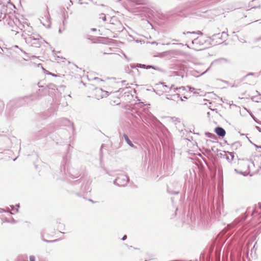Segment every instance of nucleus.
Returning a JSON list of instances; mask_svg holds the SVG:
<instances>
[{
    "label": "nucleus",
    "mask_w": 261,
    "mask_h": 261,
    "mask_svg": "<svg viewBox=\"0 0 261 261\" xmlns=\"http://www.w3.org/2000/svg\"><path fill=\"white\" fill-rule=\"evenodd\" d=\"M42 240L43 241V242H46V243H53V242H55L56 241H57V240H46L44 238H42Z\"/></svg>",
    "instance_id": "5701e85b"
},
{
    "label": "nucleus",
    "mask_w": 261,
    "mask_h": 261,
    "mask_svg": "<svg viewBox=\"0 0 261 261\" xmlns=\"http://www.w3.org/2000/svg\"><path fill=\"white\" fill-rule=\"evenodd\" d=\"M45 43H46V44H48V42L46 41H45Z\"/></svg>",
    "instance_id": "338daca9"
},
{
    "label": "nucleus",
    "mask_w": 261,
    "mask_h": 261,
    "mask_svg": "<svg viewBox=\"0 0 261 261\" xmlns=\"http://www.w3.org/2000/svg\"><path fill=\"white\" fill-rule=\"evenodd\" d=\"M207 114L209 115L210 114V112H207Z\"/></svg>",
    "instance_id": "e2e57ef3"
},
{
    "label": "nucleus",
    "mask_w": 261,
    "mask_h": 261,
    "mask_svg": "<svg viewBox=\"0 0 261 261\" xmlns=\"http://www.w3.org/2000/svg\"><path fill=\"white\" fill-rule=\"evenodd\" d=\"M171 96H173V95H167L166 96V98H167V99H171V100L173 99V98H171Z\"/></svg>",
    "instance_id": "473e14b6"
},
{
    "label": "nucleus",
    "mask_w": 261,
    "mask_h": 261,
    "mask_svg": "<svg viewBox=\"0 0 261 261\" xmlns=\"http://www.w3.org/2000/svg\"><path fill=\"white\" fill-rule=\"evenodd\" d=\"M196 33H197V34H200V35H202V33L201 31H197V32H196Z\"/></svg>",
    "instance_id": "79ce46f5"
},
{
    "label": "nucleus",
    "mask_w": 261,
    "mask_h": 261,
    "mask_svg": "<svg viewBox=\"0 0 261 261\" xmlns=\"http://www.w3.org/2000/svg\"><path fill=\"white\" fill-rule=\"evenodd\" d=\"M182 90V91L187 90V86L186 87L181 86L178 88L176 87V88L174 89V92H175L176 91H178L180 93V90Z\"/></svg>",
    "instance_id": "a211bd4d"
},
{
    "label": "nucleus",
    "mask_w": 261,
    "mask_h": 261,
    "mask_svg": "<svg viewBox=\"0 0 261 261\" xmlns=\"http://www.w3.org/2000/svg\"><path fill=\"white\" fill-rule=\"evenodd\" d=\"M205 135L209 138H212L213 137L216 138V136L214 134H212L209 132L205 133Z\"/></svg>",
    "instance_id": "b1692460"
},
{
    "label": "nucleus",
    "mask_w": 261,
    "mask_h": 261,
    "mask_svg": "<svg viewBox=\"0 0 261 261\" xmlns=\"http://www.w3.org/2000/svg\"><path fill=\"white\" fill-rule=\"evenodd\" d=\"M131 68H135L136 67H139L141 68H144V69H150L152 68L154 70H157L158 71H160L161 72H165V70L158 66H153V65H146L145 64H142L140 63H137L136 65L134 64H130V65Z\"/></svg>",
    "instance_id": "0eeeda50"
},
{
    "label": "nucleus",
    "mask_w": 261,
    "mask_h": 261,
    "mask_svg": "<svg viewBox=\"0 0 261 261\" xmlns=\"http://www.w3.org/2000/svg\"><path fill=\"white\" fill-rule=\"evenodd\" d=\"M255 146H256V147H258V148H261V147H260V146H257V145H255Z\"/></svg>",
    "instance_id": "bf43d9fd"
},
{
    "label": "nucleus",
    "mask_w": 261,
    "mask_h": 261,
    "mask_svg": "<svg viewBox=\"0 0 261 261\" xmlns=\"http://www.w3.org/2000/svg\"><path fill=\"white\" fill-rule=\"evenodd\" d=\"M6 140H7V141L8 142H9V141H10V140H9V138H6Z\"/></svg>",
    "instance_id": "864d4df0"
},
{
    "label": "nucleus",
    "mask_w": 261,
    "mask_h": 261,
    "mask_svg": "<svg viewBox=\"0 0 261 261\" xmlns=\"http://www.w3.org/2000/svg\"><path fill=\"white\" fill-rule=\"evenodd\" d=\"M4 108V102L0 100V111Z\"/></svg>",
    "instance_id": "c85d7f7f"
},
{
    "label": "nucleus",
    "mask_w": 261,
    "mask_h": 261,
    "mask_svg": "<svg viewBox=\"0 0 261 261\" xmlns=\"http://www.w3.org/2000/svg\"><path fill=\"white\" fill-rule=\"evenodd\" d=\"M172 119L173 120V121L175 122V124L177 123V122H179V121L178 120V119L176 117H172Z\"/></svg>",
    "instance_id": "bb28decb"
},
{
    "label": "nucleus",
    "mask_w": 261,
    "mask_h": 261,
    "mask_svg": "<svg viewBox=\"0 0 261 261\" xmlns=\"http://www.w3.org/2000/svg\"><path fill=\"white\" fill-rule=\"evenodd\" d=\"M153 91H154V92H155L157 94L159 95H162L163 92H167V91H166L165 90H164V89H162V90H161V91H160V90H157V91H156V90H155V89H153Z\"/></svg>",
    "instance_id": "aec40b11"
},
{
    "label": "nucleus",
    "mask_w": 261,
    "mask_h": 261,
    "mask_svg": "<svg viewBox=\"0 0 261 261\" xmlns=\"http://www.w3.org/2000/svg\"><path fill=\"white\" fill-rule=\"evenodd\" d=\"M254 73L250 72V73H248V74H247L246 75H245V76L243 77V80H245V79H246L248 76H249V75H254Z\"/></svg>",
    "instance_id": "c756f323"
},
{
    "label": "nucleus",
    "mask_w": 261,
    "mask_h": 261,
    "mask_svg": "<svg viewBox=\"0 0 261 261\" xmlns=\"http://www.w3.org/2000/svg\"><path fill=\"white\" fill-rule=\"evenodd\" d=\"M7 211L5 209H3L2 208H0V213H5Z\"/></svg>",
    "instance_id": "72a5a7b5"
},
{
    "label": "nucleus",
    "mask_w": 261,
    "mask_h": 261,
    "mask_svg": "<svg viewBox=\"0 0 261 261\" xmlns=\"http://www.w3.org/2000/svg\"><path fill=\"white\" fill-rule=\"evenodd\" d=\"M25 42L32 47H40L42 38L38 34H34L32 36L24 38Z\"/></svg>",
    "instance_id": "39448f33"
},
{
    "label": "nucleus",
    "mask_w": 261,
    "mask_h": 261,
    "mask_svg": "<svg viewBox=\"0 0 261 261\" xmlns=\"http://www.w3.org/2000/svg\"><path fill=\"white\" fill-rule=\"evenodd\" d=\"M122 138L124 139L127 144L131 147L134 148H137V146L134 145L131 140L129 139L128 137L125 134H123Z\"/></svg>",
    "instance_id": "ddd939ff"
},
{
    "label": "nucleus",
    "mask_w": 261,
    "mask_h": 261,
    "mask_svg": "<svg viewBox=\"0 0 261 261\" xmlns=\"http://www.w3.org/2000/svg\"><path fill=\"white\" fill-rule=\"evenodd\" d=\"M20 50H21V51L22 53H23L24 55H27V56L28 55V53H27L25 51L23 50L22 49H20Z\"/></svg>",
    "instance_id": "58836bf2"
},
{
    "label": "nucleus",
    "mask_w": 261,
    "mask_h": 261,
    "mask_svg": "<svg viewBox=\"0 0 261 261\" xmlns=\"http://www.w3.org/2000/svg\"><path fill=\"white\" fill-rule=\"evenodd\" d=\"M231 148L233 150H237L238 148L241 147V144L240 142L237 141L231 144Z\"/></svg>",
    "instance_id": "2eb2a0df"
},
{
    "label": "nucleus",
    "mask_w": 261,
    "mask_h": 261,
    "mask_svg": "<svg viewBox=\"0 0 261 261\" xmlns=\"http://www.w3.org/2000/svg\"><path fill=\"white\" fill-rule=\"evenodd\" d=\"M48 134V131L46 128H38V129L34 133L33 137L35 139H39L46 137Z\"/></svg>",
    "instance_id": "6e6552de"
},
{
    "label": "nucleus",
    "mask_w": 261,
    "mask_h": 261,
    "mask_svg": "<svg viewBox=\"0 0 261 261\" xmlns=\"http://www.w3.org/2000/svg\"><path fill=\"white\" fill-rule=\"evenodd\" d=\"M10 221V223H16V221L13 218H12Z\"/></svg>",
    "instance_id": "2f4dec72"
},
{
    "label": "nucleus",
    "mask_w": 261,
    "mask_h": 261,
    "mask_svg": "<svg viewBox=\"0 0 261 261\" xmlns=\"http://www.w3.org/2000/svg\"><path fill=\"white\" fill-rule=\"evenodd\" d=\"M254 212H255V210H252V216L253 215Z\"/></svg>",
    "instance_id": "8fccbe9b"
},
{
    "label": "nucleus",
    "mask_w": 261,
    "mask_h": 261,
    "mask_svg": "<svg viewBox=\"0 0 261 261\" xmlns=\"http://www.w3.org/2000/svg\"><path fill=\"white\" fill-rule=\"evenodd\" d=\"M184 98H185V99H187L188 98V97L187 96H184Z\"/></svg>",
    "instance_id": "5fc2aeb1"
},
{
    "label": "nucleus",
    "mask_w": 261,
    "mask_h": 261,
    "mask_svg": "<svg viewBox=\"0 0 261 261\" xmlns=\"http://www.w3.org/2000/svg\"><path fill=\"white\" fill-rule=\"evenodd\" d=\"M241 136H244V135H244V134H241Z\"/></svg>",
    "instance_id": "69168bd1"
},
{
    "label": "nucleus",
    "mask_w": 261,
    "mask_h": 261,
    "mask_svg": "<svg viewBox=\"0 0 261 261\" xmlns=\"http://www.w3.org/2000/svg\"><path fill=\"white\" fill-rule=\"evenodd\" d=\"M18 212V210L16 209V212Z\"/></svg>",
    "instance_id": "0e129e2a"
},
{
    "label": "nucleus",
    "mask_w": 261,
    "mask_h": 261,
    "mask_svg": "<svg viewBox=\"0 0 261 261\" xmlns=\"http://www.w3.org/2000/svg\"><path fill=\"white\" fill-rule=\"evenodd\" d=\"M221 35H222V38H224V39H226L227 37L228 36V35L227 34V32H225V31H223L221 34Z\"/></svg>",
    "instance_id": "4be33fe9"
},
{
    "label": "nucleus",
    "mask_w": 261,
    "mask_h": 261,
    "mask_svg": "<svg viewBox=\"0 0 261 261\" xmlns=\"http://www.w3.org/2000/svg\"><path fill=\"white\" fill-rule=\"evenodd\" d=\"M174 88H175L174 87V85H172L171 86V87H169V90H170V91H173L174 92Z\"/></svg>",
    "instance_id": "7c9ffc66"
},
{
    "label": "nucleus",
    "mask_w": 261,
    "mask_h": 261,
    "mask_svg": "<svg viewBox=\"0 0 261 261\" xmlns=\"http://www.w3.org/2000/svg\"><path fill=\"white\" fill-rule=\"evenodd\" d=\"M256 128L259 130V132H261V129L259 126H256Z\"/></svg>",
    "instance_id": "de8ad7c7"
},
{
    "label": "nucleus",
    "mask_w": 261,
    "mask_h": 261,
    "mask_svg": "<svg viewBox=\"0 0 261 261\" xmlns=\"http://www.w3.org/2000/svg\"><path fill=\"white\" fill-rule=\"evenodd\" d=\"M29 259L30 261H35V257L34 255H30Z\"/></svg>",
    "instance_id": "cd10ccee"
},
{
    "label": "nucleus",
    "mask_w": 261,
    "mask_h": 261,
    "mask_svg": "<svg viewBox=\"0 0 261 261\" xmlns=\"http://www.w3.org/2000/svg\"><path fill=\"white\" fill-rule=\"evenodd\" d=\"M151 44H156V45H158V43L155 42V41H154V42H151Z\"/></svg>",
    "instance_id": "49530a36"
},
{
    "label": "nucleus",
    "mask_w": 261,
    "mask_h": 261,
    "mask_svg": "<svg viewBox=\"0 0 261 261\" xmlns=\"http://www.w3.org/2000/svg\"><path fill=\"white\" fill-rule=\"evenodd\" d=\"M96 92L101 93V95L100 96L101 98L105 96L108 95V92L103 91L101 89H96Z\"/></svg>",
    "instance_id": "f3484780"
},
{
    "label": "nucleus",
    "mask_w": 261,
    "mask_h": 261,
    "mask_svg": "<svg viewBox=\"0 0 261 261\" xmlns=\"http://www.w3.org/2000/svg\"><path fill=\"white\" fill-rule=\"evenodd\" d=\"M162 86L163 88H168V86L165 84V83L163 82H159V83L156 84L155 87L156 89H159L160 88V86Z\"/></svg>",
    "instance_id": "dca6fc26"
},
{
    "label": "nucleus",
    "mask_w": 261,
    "mask_h": 261,
    "mask_svg": "<svg viewBox=\"0 0 261 261\" xmlns=\"http://www.w3.org/2000/svg\"><path fill=\"white\" fill-rule=\"evenodd\" d=\"M127 239V236L126 235H124L122 238V241H124L126 239Z\"/></svg>",
    "instance_id": "4c0bfd02"
},
{
    "label": "nucleus",
    "mask_w": 261,
    "mask_h": 261,
    "mask_svg": "<svg viewBox=\"0 0 261 261\" xmlns=\"http://www.w3.org/2000/svg\"><path fill=\"white\" fill-rule=\"evenodd\" d=\"M45 43H46V44H48V42L46 41H45Z\"/></svg>",
    "instance_id": "774afa93"
},
{
    "label": "nucleus",
    "mask_w": 261,
    "mask_h": 261,
    "mask_svg": "<svg viewBox=\"0 0 261 261\" xmlns=\"http://www.w3.org/2000/svg\"><path fill=\"white\" fill-rule=\"evenodd\" d=\"M99 18L101 19L103 21H106L107 20L106 16L103 13H101L99 15Z\"/></svg>",
    "instance_id": "412c9836"
},
{
    "label": "nucleus",
    "mask_w": 261,
    "mask_h": 261,
    "mask_svg": "<svg viewBox=\"0 0 261 261\" xmlns=\"http://www.w3.org/2000/svg\"><path fill=\"white\" fill-rule=\"evenodd\" d=\"M48 74L51 75L52 76H57V75H56L54 73H50V72H49Z\"/></svg>",
    "instance_id": "37998d69"
},
{
    "label": "nucleus",
    "mask_w": 261,
    "mask_h": 261,
    "mask_svg": "<svg viewBox=\"0 0 261 261\" xmlns=\"http://www.w3.org/2000/svg\"><path fill=\"white\" fill-rule=\"evenodd\" d=\"M215 132L220 137H223L226 134L225 129L220 126H217L215 129Z\"/></svg>",
    "instance_id": "f8f14e48"
},
{
    "label": "nucleus",
    "mask_w": 261,
    "mask_h": 261,
    "mask_svg": "<svg viewBox=\"0 0 261 261\" xmlns=\"http://www.w3.org/2000/svg\"><path fill=\"white\" fill-rule=\"evenodd\" d=\"M175 194H178V192H175Z\"/></svg>",
    "instance_id": "680f3d73"
},
{
    "label": "nucleus",
    "mask_w": 261,
    "mask_h": 261,
    "mask_svg": "<svg viewBox=\"0 0 261 261\" xmlns=\"http://www.w3.org/2000/svg\"><path fill=\"white\" fill-rule=\"evenodd\" d=\"M128 177L124 174L118 175L114 181V184L120 187L126 186L128 181Z\"/></svg>",
    "instance_id": "423d86ee"
},
{
    "label": "nucleus",
    "mask_w": 261,
    "mask_h": 261,
    "mask_svg": "<svg viewBox=\"0 0 261 261\" xmlns=\"http://www.w3.org/2000/svg\"><path fill=\"white\" fill-rule=\"evenodd\" d=\"M173 41H178V40H176V39H173Z\"/></svg>",
    "instance_id": "13d9d810"
},
{
    "label": "nucleus",
    "mask_w": 261,
    "mask_h": 261,
    "mask_svg": "<svg viewBox=\"0 0 261 261\" xmlns=\"http://www.w3.org/2000/svg\"><path fill=\"white\" fill-rule=\"evenodd\" d=\"M61 172L72 179L77 178L80 175V171L71 166L67 156L63 158L61 165Z\"/></svg>",
    "instance_id": "7ed1b4c3"
},
{
    "label": "nucleus",
    "mask_w": 261,
    "mask_h": 261,
    "mask_svg": "<svg viewBox=\"0 0 261 261\" xmlns=\"http://www.w3.org/2000/svg\"><path fill=\"white\" fill-rule=\"evenodd\" d=\"M175 96H177V98H179L180 100L181 101H183L182 98L180 96V93H176V94H173V97H175Z\"/></svg>",
    "instance_id": "393cba45"
},
{
    "label": "nucleus",
    "mask_w": 261,
    "mask_h": 261,
    "mask_svg": "<svg viewBox=\"0 0 261 261\" xmlns=\"http://www.w3.org/2000/svg\"><path fill=\"white\" fill-rule=\"evenodd\" d=\"M14 47L16 48H18V46L17 45H15Z\"/></svg>",
    "instance_id": "6e6d98bb"
},
{
    "label": "nucleus",
    "mask_w": 261,
    "mask_h": 261,
    "mask_svg": "<svg viewBox=\"0 0 261 261\" xmlns=\"http://www.w3.org/2000/svg\"><path fill=\"white\" fill-rule=\"evenodd\" d=\"M7 212L6 213H10L11 215H13L14 213L10 212L9 208H7L6 210H5Z\"/></svg>",
    "instance_id": "e433bc0d"
},
{
    "label": "nucleus",
    "mask_w": 261,
    "mask_h": 261,
    "mask_svg": "<svg viewBox=\"0 0 261 261\" xmlns=\"http://www.w3.org/2000/svg\"><path fill=\"white\" fill-rule=\"evenodd\" d=\"M239 166L240 170L235 169L234 171L245 176L250 175V176H252V174H250V168L253 166V163L250 162L247 160H241L239 162Z\"/></svg>",
    "instance_id": "20e7f679"
},
{
    "label": "nucleus",
    "mask_w": 261,
    "mask_h": 261,
    "mask_svg": "<svg viewBox=\"0 0 261 261\" xmlns=\"http://www.w3.org/2000/svg\"><path fill=\"white\" fill-rule=\"evenodd\" d=\"M32 58H36V56H32Z\"/></svg>",
    "instance_id": "603ef678"
},
{
    "label": "nucleus",
    "mask_w": 261,
    "mask_h": 261,
    "mask_svg": "<svg viewBox=\"0 0 261 261\" xmlns=\"http://www.w3.org/2000/svg\"><path fill=\"white\" fill-rule=\"evenodd\" d=\"M186 33H187V34H191V33H192V34H194V33H195V32H187Z\"/></svg>",
    "instance_id": "09e8293b"
},
{
    "label": "nucleus",
    "mask_w": 261,
    "mask_h": 261,
    "mask_svg": "<svg viewBox=\"0 0 261 261\" xmlns=\"http://www.w3.org/2000/svg\"><path fill=\"white\" fill-rule=\"evenodd\" d=\"M208 41L214 42L215 43H220V42L224 40L222 35L220 33L214 34L211 37H208Z\"/></svg>",
    "instance_id": "1a4fd4ad"
},
{
    "label": "nucleus",
    "mask_w": 261,
    "mask_h": 261,
    "mask_svg": "<svg viewBox=\"0 0 261 261\" xmlns=\"http://www.w3.org/2000/svg\"><path fill=\"white\" fill-rule=\"evenodd\" d=\"M15 25L16 28H11V30L12 32L15 33V35L19 33V31H22L27 34L28 37L32 36L35 34L33 33L32 27L30 25L28 20L24 18L23 16H18V19L16 20Z\"/></svg>",
    "instance_id": "f03ea898"
},
{
    "label": "nucleus",
    "mask_w": 261,
    "mask_h": 261,
    "mask_svg": "<svg viewBox=\"0 0 261 261\" xmlns=\"http://www.w3.org/2000/svg\"><path fill=\"white\" fill-rule=\"evenodd\" d=\"M207 41H208V39L207 40H204V39L203 38V37H197V38L194 39L192 41V43L194 45L203 46V45H204V43H206Z\"/></svg>",
    "instance_id": "9b49d317"
},
{
    "label": "nucleus",
    "mask_w": 261,
    "mask_h": 261,
    "mask_svg": "<svg viewBox=\"0 0 261 261\" xmlns=\"http://www.w3.org/2000/svg\"><path fill=\"white\" fill-rule=\"evenodd\" d=\"M94 80H95L99 81H101V82H102V80L101 79H99L98 77H95V78H94Z\"/></svg>",
    "instance_id": "ea45409f"
},
{
    "label": "nucleus",
    "mask_w": 261,
    "mask_h": 261,
    "mask_svg": "<svg viewBox=\"0 0 261 261\" xmlns=\"http://www.w3.org/2000/svg\"><path fill=\"white\" fill-rule=\"evenodd\" d=\"M4 222H7V223H10V221L9 220H8V219H6L4 221Z\"/></svg>",
    "instance_id": "a19ab883"
},
{
    "label": "nucleus",
    "mask_w": 261,
    "mask_h": 261,
    "mask_svg": "<svg viewBox=\"0 0 261 261\" xmlns=\"http://www.w3.org/2000/svg\"><path fill=\"white\" fill-rule=\"evenodd\" d=\"M10 206H11V210H12V211H14V209H15V208H14V205H11Z\"/></svg>",
    "instance_id": "a18cd8bd"
},
{
    "label": "nucleus",
    "mask_w": 261,
    "mask_h": 261,
    "mask_svg": "<svg viewBox=\"0 0 261 261\" xmlns=\"http://www.w3.org/2000/svg\"><path fill=\"white\" fill-rule=\"evenodd\" d=\"M187 90H188V91L190 92H193L195 90L194 88L189 86H187Z\"/></svg>",
    "instance_id": "a878e982"
},
{
    "label": "nucleus",
    "mask_w": 261,
    "mask_h": 261,
    "mask_svg": "<svg viewBox=\"0 0 261 261\" xmlns=\"http://www.w3.org/2000/svg\"><path fill=\"white\" fill-rule=\"evenodd\" d=\"M13 102L14 101H10V102L7 105V107H11V106H12Z\"/></svg>",
    "instance_id": "c9c22d12"
},
{
    "label": "nucleus",
    "mask_w": 261,
    "mask_h": 261,
    "mask_svg": "<svg viewBox=\"0 0 261 261\" xmlns=\"http://www.w3.org/2000/svg\"><path fill=\"white\" fill-rule=\"evenodd\" d=\"M17 207H19V204H17L16 205Z\"/></svg>",
    "instance_id": "052dcab7"
},
{
    "label": "nucleus",
    "mask_w": 261,
    "mask_h": 261,
    "mask_svg": "<svg viewBox=\"0 0 261 261\" xmlns=\"http://www.w3.org/2000/svg\"><path fill=\"white\" fill-rule=\"evenodd\" d=\"M50 24H48L47 27H48V28H49V27H50Z\"/></svg>",
    "instance_id": "4d7b16f0"
},
{
    "label": "nucleus",
    "mask_w": 261,
    "mask_h": 261,
    "mask_svg": "<svg viewBox=\"0 0 261 261\" xmlns=\"http://www.w3.org/2000/svg\"><path fill=\"white\" fill-rule=\"evenodd\" d=\"M27 61V60L25 59H24V58H22L21 60H16V61H15V64H17V65H23V63L22 62V61Z\"/></svg>",
    "instance_id": "6ab92c4d"
},
{
    "label": "nucleus",
    "mask_w": 261,
    "mask_h": 261,
    "mask_svg": "<svg viewBox=\"0 0 261 261\" xmlns=\"http://www.w3.org/2000/svg\"><path fill=\"white\" fill-rule=\"evenodd\" d=\"M250 212V208H248L245 213L244 214L243 216L242 217H239L237 218L232 223V225L235 226L237 225L239 223L244 221L247 217L249 213Z\"/></svg>",
    "instance_id": "9d476101"
},
{
    "label": "nucleus",
    "mask_w": 261,
    "mask_h": 261,
    "mask_svg": "<svg viewBox=\"0 0 261 261\" xmlns=\"http://www.w3.org/2000/svg\"><path fill=\"white\" fill-rule=\"evenodd\" d=\"M194 94L195 95H199V93L197 91H196L194 92Z\"/></svg>",
    "instance_id": "c03bdc74"
},
{
    "label": "nucleus",
    "mask_w": 261,
    "mask_h": 261,
    "mask_svg": "<svg viewBox=\"0 0 261 261\" xmlns=\"http://www.w3.org/2000/svg\"><path fill=\"white\" fill-rule=\"evenodd\" d=\"M89 200L90 201H91V202H92V203H94V202H94V201H93L92 199H90Z\"/></svg>",
    "instance_id": "3c124183"
},
{
    "label": "nucleus",
    "mask_w": 261,
    "mask_h": 261,
    "mask_svg": "<svg viewBox=\"0 0 261 261\" xmlns=\"http://www.w3.org/2000/svg\"><path fill=\"white\" fill-rule=\"evenodd\" d=\"M18 19V16H16L14 14L8 12L7 6L0 5V21H3L5 24L7 25L9 29L16 28L15 25L16 20Z\"/></svg>",
    "instance_id": "f257e3e1"
},
{
    "label": "nucleus",
    "mask_w": 261,
    "mask_h": 261,
    "mask_svg": "<svg viewBox=\"0 0 261 261\" xmlns=\"http://www.w3.org/2000/svg\"><path fill=\"white\" fill-rule=\"evenodd\" d=\"M260 8V5H259L258 6H254V7H252L249 10H251L253 9Z\"/></svg>",
    "instance_id": "f704fd0d"
},
{
    "label": "nucleus",
    "mask_w": 261,
    "mask_h": 261,
    "mask_svg": "<svg viewBox=\"0 0 261 261\" xmlns=\"http://www.w3.org/2000/svg\"><path fill=\"white\" fill-rule=\"evenodd\" d=\"M225 159L229 162H231L233 160L234 158V155L233 153L228 151L225 152Z\"/></svg>",
    "instance_id": "4468645a"
}]
</instances>
